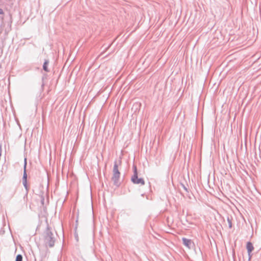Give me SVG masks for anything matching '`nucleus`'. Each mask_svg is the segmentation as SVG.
Here are the masks:
<instances>
[{
	"instance_id": "obj_1",
	"label": "nucleus",
	"mask_w": 261,
	"mask_h": 261,
	"mask_svg": "<svg viewBox=\"0 0 261 261\" xmlns=\"http://www.w3.org/2000/svg\"><path fill=\"white\" fill-rule=\"evenodd\" d=\"M43 239L46 247L51 248L54 246L56 238L49 227H47L44 232Z\"/></svg>"
},
{
	"instance_id": "obj_2",
	"label": "nucleus",
	"mask_w": 261,
	"mask_h": 261,
	"mask_svg": "<svg viewBox=\"0 0 261 261\" xmlns=\"http://www.w3.org/2000/svg\"><path fill=\"white\" fill-rule=\"evenodd\" d=\"M120 176V173L118 170V164L117 161H115L114 162V167L113 169V176L112 177V180L115 186H119L120 183L119 180Z\"/></svg>"
},
{
	"instance_id": "obj_3",
	"label": "nucleus",
	"mask_w": 261,
	"mask_h": 261,
	"mask_svg": "<svg viewBox=\"0 0 261 261\" xmlns=\"http://www.w3.org/2000/svg\"><path fill=\"white\" fill-rule=\"evenodd\" d=\"M134 174L132 176L131 180L134 184L144 185L145 181L142 178H138L137 169L136 166H133Z\"/></svg>"
},
{
	"instance_id": "obj_4",
	"label": "nucleus",
	"mask_w": 261,
	"mask_h": 261,
	"mask_svg": "<svg viewBox=\"0 0 261 261\" xmlns=\"http://www.w3.org/2000/svg\"><path fill=\"white\" fill-rule=\"evenodd\" d=\"M26 166H27V160L24 159V164L23 167V174L22 177V184L27 191H28V188L27 185V174L26 170Z\"/></svg>"
},
{
	"instance_id": "obj_5",
	"label": "nucleus",
	"mask_w": 261,
	"mask_h": 261,
	"mask_svg": "<svg viewBox=\"0 0 261 261\" xmlns=\"http://www.w3.org/2000/svg\"><path fill=\"white\" fill-rule=\"evenodd\" d=\"M182 241L183 244L190 249H193L195 247L194 243L190 239H188L186 238H182Z\"/></svg>"
},
{
	"instance_id": "obj_6",
	"label": "nucleus",
	"mask_w": 261,
	"mask_h": 261,
	"mask_svg": "<svg viewBox=\"0 0 261 261\" xmlns=\"http://www.w3.org/2000/svg\"><path fill=\"white\" fill-rule=\"evenodd\" d=\"M246 248L247 250L248 254L251 253L252 251L254 250V247L250 242H248L246 245Z\"/></svg>"
},
{
	"instance_id": "obj_7",
	"label": "nucleus",
	"mask_w": 261,
	"mask_h": 261,
	"mask_svg": "<svg viewBox=\"0 0 261 261\" xmlns=\"http://www.w3.org/2000/svg\"><path fill=\"white\" fill-rule=\"evenodd\" d=\"M49 64L48 60H45L43 65V69L46 72H49V70L48 69V65Z\"/></svg>"
},
{
	"instance_id": "obj_8",
	"label": "nucleus",
	"mask_w": 261,
	"mask_h": 261,
	"mask_svg": "<svg viewBox=\"0 0 261 261\" xmlns=\"http://www.w3.org/2000/svg\"><path fill=\"white\" fill-rule=\"evenodd\" d=\"M15 261H22V256L21 254H18L16 256Z\"/></svg>"
},
{
	"instance_id": "obj_9",
	"label": "nucleus",
	"mask_w": 261,
	"mask_h": 261,
	"mask_svg": "<svg viewBox=\"0 0 261 261\" xmlns=\"http://www.w3.org/2000/svg\"><path fill=\"white\" fill-rule=\"evenodd\" d=\"M227 222H228L229 228H231L232 227V222H231V219H230L229 217L227 218Z\"/></svg>"
},
{
	"instance_id": "obj_10",
	"label": "nucleus",
	"mask_w": 261,
	"mask_h": 261,
	"mask_svg": "<svg viewBox=\"0 0 261 261\" xmlns=\"http://www.w3.org/2000/svg\"><path fill=\"white\" fill-rule=\"evenodd\" d=\"M44 197H43V196H41V203H42V205L44 204Z\"/></svg>"
},
{
	"instance_id": "obj_11",
	"label": "nucleus",
	"mask_w": 261,
	"mask_h": 261,
	"mask_svg": "<svg viewBox=\"0 0 261 261\" xmlns=\"http://www.w3.org/2000/svg\"><path fill=\"white\" fill-rule=\"evenodd\" d=\"M4 14V11H3V9L0 8V14Z\"/></svg>"
},
{
	"instance_id": "obj_12",
	"label": "nucleus",
	"mask_w": 261,
	"mask_h": 261,
	"mask_svg": "<svg viewBox=\"0 0 261 261\" xmlns=\"http://www.w3.org/2000/svg\"><path fill=\"white\" fill-rule=\"evenodd\" d=\"M248 256H249V260H250L251 256H252L251 254V253L250 254H248Z\"/></svg>"
},
{
	"instance_id": "obj_13",
	"label": "nucleus",
	"mask_w": 261,
	"mask_h": 261,
	"mask_svg": "<svg viewBox=\"0 0 261 261\" xmlns=\"http://www.w3.org/2000/svg\"><path fill=\"white\" fill-rule=\"evenodd\" d=\"M183 186V187L184 188V189L186 191H188V190L186 188V187L184 186V185H182Z\"/></svg>"
},
{
	"instance_id": "obj_14",
	"label": "nucleus",
	"mask_w": 261,
	"mask_h": 261,
	"mask_svg": "<svg viewBox=\"0 0 261 261\" xmlns=\"http://www.w3.org/2000/svg\"><path fill=\"white\" fill-rule=\"evenodd\" d=\"M119 164H121V160H120L119 161Z\"/></svg>"
}]
</instances>
